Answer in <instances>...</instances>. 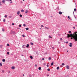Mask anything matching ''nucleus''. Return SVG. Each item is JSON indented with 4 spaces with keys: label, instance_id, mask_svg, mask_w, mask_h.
I'll return each instance as SVG.
<instances>
[{
    "label": "nucleus",
    "instance_id": "obj_36",
    "mask_svg": "<svg viewBox=\"0 0 77 77\" xmlns=\"http://www.w3.org/2000/svg\"><path fill=\"white\" fill-rule=\"evenodd\" d=\"M20 17H22V15H21V14H20Z\"/></svg>",
    "mask_w": 77,
    "mask_h": 77
},
{
    "label": "nucleus",
    "instance_id": "obj_30",
    "mask_svg": "<svg viewBox=\"0 0 77 77\" xmlns=\"http://www.w3.org/2000/svg\"><path fill=\"white\" fill-rule=\"evenodd\" d=\"M7 54H9V52H7Z\"/></svg>",
    "mask_w": 77,
    "mask_h": 77
},
{
    "label": "nucleus",
    "instance_id": "obj_44",
    "mask_svg": "<svg viewBox=\"0 0 77 77\" xmlns=\"http://www.w3.org/2000/svg\"><path fill=\"white\" fill-rule=\"evenodd\" d=\"M47 67H48L49 66H48V64H47Z\"/></svg>",
    "mask_w": 77,
    "mask_h": 77
},
{
    "label": "nucleus",
    "instance_id": "obj_26",
    "mask_svg": "<svg viewBox=\"0 0 77 77\" xmlns=\"http://www.w3.org/2000/svg\"><path fill=\"white\" fill-rule=\"evenodd\" d=\"M26 30H29V28H26Z\"/></svg>",
    "mask_w": 77,
    "mask_h": 77
},
{
    "label": "nucleus",
    "instance_id": "obj_7",
    "mask_svg": "<svg viewBox=\"0 0 77 77\" xmlns=\"http://www.w3.org/2000/svg\"><path fill=\"white\" fill-rule=\"evenodd\" d=\"M30 59H33V57L32 56H29Z\"/></svg>",
    "mask_w": 77,
    "mask_h": 77
},
{
    "label": "nucleus",
    "instance_id": "obj_34",
    "mask_svg": "<svg viewBox=\"0 0 77 77\" xmlns=\"http://www.w3.org/2000/svg\"><path fill=\"white\" fill-rule=\"evenodd\" d=\"M41 27H44V26L43 25H41Z\"/></svg>",
    "mask_w": 77,
    "mask_h": 77
},
{
    "label": "nucleus",
    "instance_id": "obj_2",
    "mask_svg": "<svg viewBox=\"0 0 77 77\" xmlns=\"http://www.w3.org/2000/svg\"><path fill=\"white\" fill-rule=\"evenodd\" d=\"M11 34H14V33H15V32L14 31H11Z\"/></svg>",
    "mask_w": 77,
    "mask_h": 77
},
{
    "label": "nucleus",
    "instance_id": "obj_41",
    "mask_svg": "<svg viewBox=\"0 0 77 77\" xmlns=\"http://www.w3.org/2000/svg\"><path fill=\"white\" fill-rule=\"evenodd\" d=\"M7 15H5V17H7Z\"/></svg>",
    "mask_w": 77,
    "mask_h": 77
},
{
    "label": "nucleus",
    "instance_id": "obj_56",
    "mask_svg": "<svg viewBox=\"0 0 77 77\" xmlns=\"http://www.w3.org/2000/svg\"><path fill=\"white\" fill-rule=\"evenodd\" d=\"M40 29H41V28Z\"/></svg>",
    "mask_w": 77,
    "mask_h": 77
},
{
    "label": "nucleus",
    "instance_id": "obj_52",
    "mask_svg": "<svg viewBox=\"0 0 77 77\" xmlns=\"http://www.w3.org/2000/svg\"><path fill=\"white\" fill-rule=\"evenodd\" d=\"M66 44H68V42H66Z\"/></svg>",
    "mask_w": 77,
    "mask_h": 77
},
{
    "label": "nucleus",
    "instance_id": "obj_1",
    "mask_svg": "<svg viewBox=\"0 0 77 77\" xmlns=\"http://www.w3.org/2000/svg\"><path fill=\"white\" fill-rule=\"evenodd\" d=\"M67 37L69 38V37H72L71 39H72L73 38L75 40V41H77V32H75L74 34H71L70 35L67 34Z\"/></svg>",
    "mask_w": 77,
    "mask_h": 77
},
{
    "label": "nucleus",
    "instance_id": "obj_51",
    "mask_svg": "<svg viewBox=\"0 0 77 77\" xmlns=\"http://www.w3.org/2000/svg\"><path fill=\"white\" fill-rule=\"evenodd\" d=\"M8 72H9V73H10V71H8Z\"/></svg>",
    "mask_w": 77,
    "mask_h": 77
},
{
    "label": "nucleus",
    "instance_id": "obj_4",
    "mask_svg": "<svg viewBox=\"0 0 77 77\" xmlns=\"http://www.w3.org/2000/svg\"><path fill=\"white\" fill-rule=\"evenodd\" d=\"M22 48H26V45H23L22 46Z\"/></svg>",
    "mask_w": 77,
    "mask_h": 77
},
{
    "label": "nucleus",
    "instance_id": "obj_10",
    "mask_svg": "<svg viewBox=\"0 0 77 77\" xmlns=\"http://www.w3.org/2000/svg\"><path fill=\"white\" fill-rule=\"evenodd\" d=\"M54 63L53 62H52V63H51V66H53V64Z\"/></svg>",
    "mask_w": 77,
    "mask_h": 77
},
{
    "label": "nucleus",
    "instance_id": "obj_15",
    "mask_svg": "<svg viewBox=\"0 0 77 77\" xmlns=\"http://www.w3.org/2000/svg\"><path fill=\"white\" fill-rule=\"evenodd\" d=\"M38 69H39V70H41V67H39L38 68Z\"/></svg>",
    "mask_w": 77,
    "mask_h": 77
},
{
    "label": "nucleus",
    "instance_id": "obj_45",
    "mask_svg": "<svg viewBox=\"0 0 77 77\" xmlns=\"http://www.w3.org/2000/svg\"><path fill=\"white\" fill-rule=\"evenodd\" d=\"M19 27H21V25H19Z\"/></svg>",
    "mask_w": 77,
    "mask_h": 77
},
{
    "label": "nucleus",
    "instance_id": "obj_3",
    "mask_svg": "<svg viewBox=\"0 0 77 77\" xmlns=\"http://www.w3.org/2000/svg\"><path fill=\"white\" fill-rule=\"evenodd\" d=\"M72 43H69V46L70 47H72Z\"/></svg>",
    "mask_w": 77,
    "mask_h": 77
},
{
    "label": "nucleus",
    "instance_id": "obj_16",
    "mask_svg": "<svg viewBox=\"0 0 77 77\" xmlns=\"http://www.w3.org/2000/svg\"><path fill=\"white\" fill-rule=\"evenodd\" d=\"M49 38H52V37H51L50 35L49 36Z\"/></svg>",
    "mask_w": 77,
    "mask_h": 77
},
{
    "label": "nucleus",
    "instance_id": "obj_33",
    "mask_svg": "<svg viewBox=\"0 0 77 77\" xmlns=\"http://www.w3.org/2000/svg\"><path fill=\"white\" fill-rule=\"evenodd\" d=\"M62 65L63 66L65 65V64L64 63H63L62 64Z\"/></svg>",
    "mask_w": 77,
    "mask_h": 77
},
{
    "label": "nucleus",
    "instance_id": "obj_32",
    "mask_svg": "<svg viewBox=\"0 0 77 77\" xmlns=\"http://www.w3.org/2000/svg\"><path fill=\"white\" fill-rule=\"evenodd\" d=\"M68 18H69V20H70V18L69 16H68Z\"/></svg>",
    "mask_w": 77,
    "mask_h": 77
},
{
    "label": "nucleus",
    "instance_id": "obj_20",
    "mask_svg": "<svg viewBox=\"0 0 77 77\" xmlns=\"http://www.w3.org/2000/svg\"><path fill=\"white\" fill-rule=\"evenodd\" d=\"M57 69H59V66L57 67Z\"/></svg>",
    "mask_w": 77,
    "mask_h": 77
},
{
    "label": "nucleus",
    "instance_id": "obj_29",
    "mask_svg": "<svg viewBox=\"0 0 77 77\" xmlns=\"http://www.w3.org/2000/svg\"><path fill=\"white\" fill-rule=\"evenodd\" d=\"M3 21L4 22H5L6 21V20H5V19H4Z\"/></svg>",
    "mask_w": 77,
    "mask_h": 77
},
{
    "label": "nucleus",
    "instance_id": "obj_38",
    "mask_svg": "<svg viewBox=\"0 0 77 77\" xmlns=\"http://www.w3.org/2000/svg\"><path fill=\"white\" fill-rule=\"evenodd\" d=\"M36 66H37V65L35 64V67H36Z\"/></svg>",
    "mask_w": 77,
    "mask_h": 77
},
{
    "label": "nucleus",
    "instance_id": "obj_25",
    "mask_svg": "<svg viewBox=\"0 0 77 77\" xmlns=\"http://www.w3.org/2000/svg\"><path fill=\"white\" fill-rule=\"evenodd\" d=\"M74 11H77V10L76 9V8H75L74 9Z\"/></svg>",
    "mask_w": 77,
    "mask_h": 77
},
{
    "label": "nucleus",
    "instance_id": "obj_24",
    "mask_svg": "<svg viewBox=\"0 0 77 77\" xmlns=\"http://www.w3.org/2000/svg\"><path fill=\"white\" fill-rule=\"evenodd\" d=\"M30 44H31V45H33V43H32V42H31L30 43Z\"/></svg>",
    "mask_w": 77,
    "mask_h": 77
},
{
    "label": "nucleus",
    "instance_id": "obj_54",
    "mask_svg": "<svg viewBox=\"0 0 77 77\" xmlns=\"http://www.w3.org/2000/svg\"><path fill=\"white\" fill-rule=\"evenodd\" d=\"M23 1H24V0H23Z\"/></svg>",
    "mask_w": 77,
    "mask_h": 77
},
{
    "label": "nucleus",
    "instance_id": "obj_17",
    "mask_svg": "<svg viewBox=\"0 0 77 77\" xmlns=\"http://www.w3.org/2000/svg\"><path fill=\"white\" fill-rule=\"evenodd\" d=\"M59 14H60V15H61V14H62V13L61 11H60L59 12Z\"/></svg>",
    "mask_w": 77,
    "mask_h": 77
},
{
    "label": "nucleus",
    "instance_id": "obj_46",
    "mask_svg": "<svg viewBox=\"0 0 77 77\" xmlns=\"http://www.w3.org/2000/svg\"><path fill=\"white\" fill-rule=\"evenodd\" d=\"M2 72H5V71L4 70H2Z\"/></svg>",
    "mask_w": 77,
    "mask_h": 77
},
{
    "label": "nucleus",
    "instance_id": "obj_11",
    "mask_svg": "<svg viewBox=\"0 0 77 77\" xmlns=\"http://www.w3.org/2000/svg\"><path fill=\"white\" fill-rule=\"evenodd\" d=\"M2 2L3 3H5V0H3L2 1Z\"/></svg>",
    "mask_w": 77,
    "mask_h": 77
},
{
    "label": "nucleus",
    "instance_id": "obj_9",
    "mask_svg": "<svg viewBox=\"0 0 77 77\" xmlns=\"http://www.w3.org/2000/svg\"><path fill=\"white\" fill-rule=\"evenodd\" d=\"M11 69H15V67L14 66H12L11 67Z\"/></svg>",
    "mask_w": 77,
    "mask_h": 77
},
{
    "label": "nucleus",
    "instance_id": "obj_40",
    "mask_svg": "<svg viewBox=\"0 0 77 77\" xmlns=\"http://www.w3.org/2000/svg\"><path fill=\"white\" fill-rule=\"evenodd\" d=\"M45 59H44V58H43L42 59V60H45Z\"/></svg>",
    "mask_w": 77,
    "mask_h": 77
},
{
    "label": "nucleus",
    "instance_id": "obj_23",
    "mask_svg": "<svg viewBox=\"0 0 77 77\" xmlns=\"http://www.w3.org/2000/svg\"><path fill=\"white\" fill-rule=\"evenodd\" d=\"M45 29H49L48 28H47L46 26H45Z\"/></svg>",
    "mask_w": 77,
    "mask_h": 77
},
{
    "label": "nucleus",
    "instance_id": "obj_28",
    "mask_svg": "<svg viewBox=\"0 0 77 77\" xmlns=\"http://www.w3.org/2000/svg\"><path fill=\"white\" fill-rule=\"evenodd\" d=\"M9 18H12V16H10L9 17Z\"/></svg>",
    "mask_w": 77,
    "mask_h": 77
},
{
    "label": "nucleus",
    "instance_id": "obj_55",
    "mask_svg": "<svg viewBox=\"0 0 77 77\" xmlns=\"http://www.w3.org/2000/svg\"><path fill=\"white\" fill-rule=\"evenodd\" d=\"M24 75H23V76H24Z\"/></svg>",
    "mask_w": 77,
    "mask_h": 77
},
{
    "label": "nucleus",
    "instance_id": "obj_49",
    "mask_svg": "<svg viewBox=\"0 0 77 77\" xmlns=\"http://www.w3.org/2000/svg\"><path fill=\"white\" fill-rule=\"evenodd\" d=\"M6 1H7V2H8V1H9V0H5Z\"/></svg>",
    "mask_w": 77,
    "mask_h": 77
},
{
    "label": "nucleus",
    "instance_id": "obj_13",
    "mask_svg": "<svg viewBox=\"0 0 77 77\" xmlns=\"http://www.w3.org/2000/svg\"><path fill=\"white\" fill-rule=\"evenodd\" d=\"M51 59V58L50 57H49L48 58V60H50Z\"/></svg>",
    "mask_w": 77,
    "mask_h": 77
},
{
    "label": "nucleus",
    "instance_id": "obj_47",
    "mask_svg": "<svg viewBox=\"0 0 77 77\" xmlns=\"http://www.w3.org/2000/svg\"><path fill=\"white\" fill-rule=\"evenodd\" d=\"M12 25H13V26L14 25V23H12Z\"/></svg>",
    "mask_w": 77,
    "mask_h": 77
},
{
    "label": "nucleus",
    "instance_id": "obj_8",
    "mask_svg": "<svg viewBox=\"0 0 77 77\" xmlns=\"http://www.w3.org/2000/svg\"><path fill=\"white\" fill-rule=\"evenodd\" d=\"M26 47L27 48H29V44H27V45Z\"/></svg>",
    "mask_w": 77,
    "mask_h": 77
},
{
    "label": "nucleus",
    "instance_id": "obj_39",
    "mask_svg": "<svg viewBox=\"0 0 77 77\" xmlns=\"http://www.w3.org/2000/svg\"><path fill=\"white\" fill-rule=\"evenodd\" d=\"M23 26L24 27H25V26H26V25L25 24H23Z\"/></svg>",
    "mask_w": 77,
    "mask_h": 77
},
{
    "label": "nucleus",
    "instance_id": "obj_19",
    "mask_svg": "<svg viewBox=\"0 0 77 77\" xmlns=\"http://www.w3.org/2000/svg\"><path fill=\"white\" fill-rule=\"evenodd\" d=\"M2 66V63H0V66Z\"/></svg>",
    "mask_w": 77,
    "mask_h": 77
},
{
    "label": "nucleus",
    "instance_id": "obj_6",
    "mask_svg": "<svg viewBox=\"0 0 77 77\" xmlns=\"http://www.w3.org/2000/svg\"><path fill=\"white\" fill-rule=\"evenodd\" d=\"M20 11H18L17 12V14L19 15V14H20Z\"/></svg>",
    "mask_w": 77,
    "mask_h": 77
},
{
    "label": "nucleus",
    "instance_id": "obj_35",
    "mask_svg": "<svg viewBox=\"0 0 77 77\" xmlns=\"http://www.w3.org/2000/svg\"><path fill=\"white\" fill-rule=\"evenodd\" d=\"M7 46H8V47H9V45L8 44H7Z\"/></svg>",
    "mask_w": 77,
    "mask_h": 77
},
{
    "label": "nucleus",
    "instance_id": "obj_14",
    "mask_svg": "<svg viewBox=\"0 0 77 77\" xmlns=\"http://www.w3.org/2000/svg\"><path fill=\"white\" fill-rule=\"evenodd\" d=\"M27 12H28V11L27 10L25 12V14H27Z\"/></svg>",
    "mask_w": 77,
    "mask_h": 77
},
{
    "label": "nucleus",
    "instance_id": "obj_50",
    "mask_svg": "<svg viewBox=\"0 0 77 77\" xmlns=\"http://www.w3.org/2000/svg\"><path fill=\"white\" fill-rule=\"evenodd\" d=\"M0 6H2V4L1 3H0Z\"/></svg>",
    "mask_w": 77,
    "mask_h": 77
},
{
    "label": "nucleus",
    "instance_id": "obj_12",
    "mask_svg": "<svg viewBox=\"0 0 77 77\" xmlns=\"http://www.w3.org/2000/svg\"><path fill=\"white\" fill-rule=\"evenodd\" d=\"M24 11L23 9H22V10H21V12H24Z\"/></svg>",
    "mask_w": 77,
    "mask_h": 77
},
{
    "label": "nucleus",
    "instance_id": "obj_53",
    "mask_svg": "<svg viewBox=\"0 0 77 77\" xmlns=\"http://www.w3.org/2000/svg\"><path fill=\"white\" fill-rule=\"evenodd\" d=\"M10 0V1H12V0Z\"/></svg>",
    "mask_w": 77,
    "mask_h": 77
},
{
    "label": "nucleus",
    "instance_id": "obj_27",
    "mask_svg": "<svg viewBox=\"0 0 77 77\" xmlns=\"http://www.w3.org/2000/svg\"><path fill=\"white\" fill-rule=\"evenodd\" d=\"M69 33H71V31H69Z\"/></svg>",
    "mask_w": 77,
    "mask_h": 77
},
{
    "label": "nucleus",
    "instance_id": "obj_5",
    "mask_svg": "<svg viewBox=\"0 0 77 77\" xmlns=\"http://www.w3.org/2000/svg\"><path fill=\"white\" fill-rule=\"evenodd\" d=\"M66 67L68 69H69V66H67Z\"/></svg>",
    "mask_w": 77,
    "mask_h": 77
},
{
    "label": "nucleus",
    "instance_id": "obj_37",
    "mask_svg": "<svg viewBox=\"0 0 77 77\" xmlns=\"http://www.w3.org/2000/svg\"><path fill=\"white\" fill-rule=\"evenodd\" d=\"M60 41H62V38H60Z\"/></svg>",
    "mask_w": 77,
    "mask_h": 77
},
{
    "label": "nucleus",
    "instance_id": "obj_48",
    "mask_svg": "<svg viewBox=\"0 0 77 77\" xmlns=\"http://www.w3.org/2000/svg\"><path fill=\"white\" fill-rule=\"evenodd\" d=\"M52 48L53 49H54V47H53Z\"/></svg>",
    "mask_w": 77,
    "mask_h": 77
},
{
    "label": "nucleus",
    "instance_id": "obj_21",
    "mask_svg": "<svg viewBox=\"0 0 77 77\" xmlns=\"http://www.w3.org/2000/svg\"><path fill=\"white\" fill-rule=\"evenodd\" d=\"M47 70L48 71H50V69H48Z\"/></svg>",
    "mask_w": 77,
    "mask_h": 77
},
{
    "label": "nucleus",
    "instance_id": "obj_18",
    "mask_svg": "<svg viewBox=\"0 0 77 77\" xmlns=\"http://www.w3.org/2000/svg\"><path fill=\"white\" fill-rule=\"evenodd\" d=\"M2 61H3V62H5V59H3L2 60Z\"/></svg>",
    "mask_w": 77,
    "mask_h": 77
},
{
    "label": "nucleus",
    "instance_id": "obj_22",
    "mask_svg": "<svg viewBox=\"0 0 77 77\" xmlns=\"http://www.w3.org/2000/svg\"><path fill=\"white\" fill-rule=\"evenodd\" d=\"M2 30L3 31V32H5V29H4L3 28L2 29Z\"/></svg>",
    "mask_w": 77,
    "mask_h": 77
},
{
    "label": "nucleus",
    "instance_id": "obj_42",
    "mask_svg": "<svg viewBox=\"0 0 77 77\" xmlns=\"http://www.w3.org/2000/svg\"><path fill=\"white\" fill-rule=\"evenodd\" d=\"M47 77H48V76H49V75H48V74L47 75Z\"/></svg>",
    "mask_w": 77,
    "mask_h": 77
},
{
    "label": "nucleus",
    "instance_id": "obj_43",
    "mask_svg": "<svg viewBox=\"0 0 77 77\" xmlns=\"http://www.w3.org/2000/svg\"><path fill=\"white\" fill-rule=\"evenodd\" d=\"M73 29H75V27H73Z\"/></svg>",
    "mask_w": 77,
    "mask_h": 77
},
{
    "label": "nucleus",
    "instance_id": "obj_31",
    "mask_svg": "<svg viewBox=\"0 0 77 77\" xmlns=\"http://www.w3.org/2000/svg\"><path fill=\"white\" fill-rule=\"evenodd\" d=\"M22 36L23 37H25V35H23Z\"/></svg>",
    "mask_w": 77,
    "mask_h": 77
}]
</instances>
